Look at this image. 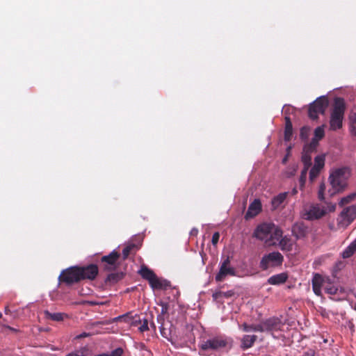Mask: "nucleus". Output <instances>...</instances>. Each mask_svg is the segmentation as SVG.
Wrapping results in <instances>:
<instances>
[{"mask_svg": "<svg viewBox=\"0 0 356 356\" xmlns=\"http://www.w3.org/2000/svg\"><path fill=\"white\" fill-rule=\"evenodd\" d=\"M346 111V103L343 98L336 97L330 113V129L336 131L342 127Z\"/></svg>", "mask_w": 356, "mask_h": 356, "instance_id": "obj_1", "label": "nucleus"}, {"mask_svg": "<svg viewBox=\"0 0 356 356\" xmlns=\"http://www.w3.org/2000/svg\"><path fill=\"white\" fill-rule=\"evenodd\" d=\"M346 171V168H339L330 173L329 181L332 188L328 190L330 196L343 192L346 188L348 179Z\"/></svg>", "mask_w": 356, "mask_h": 356, "instance_id": "obj_2", "label": "nucleus"}, {"mask_svg": "<svg viewBox=\"0 0 356 356\" xmlns=\"http://www.w3.org/2000/svg\"><path fill=\"white\" fill-rule=\"evenodd\" d=\"M232 347V340L224 336H216L203 341L200 348L203 351L218 350L221 348Z\"/></svg>", "mask_w": 356, "mask_h": 356, "instance_id": "obj_3", "label": "nucleus"}, {"mask_svg": "<svg viewBox=\"0 0 356 356\" xmlns=\"http://www.w3.org/2000/svg\"><path fill=\"white\" fill-rule=\"evenodd\" d=\"M283 261L284 257L280 252H272L262 257L259 262V268L262 270H267L270 268H276L282 266Z\"/></svg>", "mask_w": 356, "mask_h": 356, "instance_id": "obj_4", "label": "nucleus"}, {"mask_svg": "<svg viewBox=\"0 0 356 356\" xmlns=\"http://www.w3.org/2000/svg\"><path fill=\"white\" fill-rule=\"evenodd\" d=\"M60 283H64L67 286H71L81 281L79 271V266H74L63 270L58 276Z\"/></svg>", "mask_w": 356, "mask_h": 356, "instance_id": "obj_5", "label": "nucleus"}, {"mask_svg": "<svg viewBox=\"0 0 356 356\" xmlns=\"http://www.w3.org/2000/svg\"><path fill=\"white\" fill-rule=\"evenodd\" d=\"M327 211L319 204H312L304 208L302 217L307 220H318L325 216Z\"/></svg>", "mask_w": 356, "mask_h": 356, "instance_id": "obj_6", "label": "nucleus"}, {"mask_svg": "<svg viewBox=\"0 0 356 356\" xmlns=\"http://www.w3.org/2000/svg\"><path fill=\"white\" fill-rule=\"evenodd\" d=\"M328 106V100L327 97L323 96L317 98L313 103L309 105L308 110V115L312 120L318 118L319 114H323Z\"/></svg>", "mask_w": 356, "mask_h": 356, "instance_id": "obj_7", "label": "nucleus"}, {"mask_svg": "<svg viewBox=\"0 0 356 356\" xmlns=\"http://www.w3.org/2000/svg\"><path fill=\"white\" fill-rule=\"evenodd\" d=\"M284 326V323L281 319L277 317H271L263 321L254 329L259 332H275L281 330Z\"/></svg>", "mask_w": 356, "mask_h": 356, "instance_id": "obj_8", "label": "nucleus"}, {"mask_svg": "<svg viewBox=\"0 0 356 356\" xmlns=\"http://www.w3.org/2000/svg\"><path fill=\"white\" fill-rule=\"evenodd\" d=\"M356 218V204L345 208L337 218L340 227H348Z\"/></svg>", "mask_w": 356, "mask_h": 356, "instance_id": "obj_9", "label": "nucleus"}, {"mask_svg": "<svg viewBox=\"0 0 356 356\" xmlns=\"http://www.w3.org/2000/svg\"><path fill=\"white\" fill-rule=\"evenodd\" d=\"M120 254L116 250H113L109 254L101 258V266L104 271H113L118 267V259Z\"/></svg>", "mask_w": 356, "mask_h": 356, "instance_id": "obj_10", "label": "nucleus"}, {"mask_svg": "<svg viewBox=\"0 0 356 356\" xmlns=\"http://www.w3.org/2000/svg\"><path fill=\"white\" fill-rule=\"evenodd\" d=\"M227 275H236V270L234 268L231 266L230 259L229 257L220 263L219 272L216 275L215 280L216 282H222Z\"/></svg>", "mask_w": 356, "mask_h": 356, "instance_id": "obj_11", "label": "nucleus"}, {"mask_svg": "<svg viewBox=\"0 0 356 356\" xmlns=\"http://www.w3.org/2000/svg\"><path fill=\"white\" fill-rule=\"evenodd\" d=\"M274 227V224L272 222H264L259 225L253 233V236L260 241H268L270 234L272 232V229Z\"/></svg>", "mask_w": 356, "mask_h": 356, "instance_id": "obj_12", "label": "nucleus"}, {"mask_svg": "<svg viewBox=\"0 0 356 356\" xmlns=\"http://www.w3.org/2000/svg\"><path fill=\"white\" fill-rule=\"evenodd\" d=\"M79 271L81 281L94 280L99 273V268L96 264H89L85 266H79Z\"/></svg>", "mask_w": 356, "mask_h": 356, "instance_id": "obj_13", "label": "nucleus"}, {"mask_svg": "<svg viewBox=\"0 0 356 356\" xmlns=\"http://www.w3.org/2000/svg\"><path fill=\"white\" fill-rule=\"evenodd\" d=\"M293 236L297 240L305 238L309 233V227L304 222H300L295 223L292 227Z\"/></svg>", "mask_w": 356, "mask_h": 356, "instance_id": "obj_14", "label": "nucleus"}, {"mask_svg": "<svg viewBox=\"0 0 356 356\" xmlns=\"http://www.w3.org/2000/svg\"><path fill=\"white\" fill-rule=\"evenodd\" d=\"M261 211V203L258 199H255L250 205L245 214L246 220L252 218L257 216Z\"/></svg>", "mask_w": 356, "mask_h": 356, "instance_id": "obj_15", "label": "nucleus"}, {"mask_svg": "<svg viewBox=\"0 0 356 356\" xmlns=\"http://www.w3.org/2000/svg\"><path fill=\"white\" fill-rule=\"evenodd\" d=\"M324 286V279L323 277L316 273L314 275L312 279V289L314 293L316 296H321V288Z\"/></svg>", "mask_w": 356, "mask_h": 356, "instance_id": "obj_16", "label": "nucleus"}, {"mask_svg": "<svg viewBox=\"0 0 356 356\" xmlns=\"http://www.w3.org/2000/svg\"><path fill=\"white\" fill-rule=\"evenodd\" d=\"M289 278L287 273H281L270 277L267 282L271 285H280L285 283Z\"/></svg>", "mask_w": 356, "mask_h": 356, "instance_id": "obj_17", "label": "nucleus"}, {"mask_svg": "<svg viewBox=\"0 0 356 356\" xmlns=\"http://www.w3.org/2000/svg\"><path fill=\"white\" fill-rule=\"evenodd\" d=\"M257 339V335H244L241 340V348L246 350L251 348Z\"/></svg>", "mask_w": 356, "mask_h": 356, "instance_id": "obj_18", "label": "nucleus"}, {"mask_svg": "<svg viewBox=\"0 0 356 356\" xmlns=\"http://www.w3.org/2000/svg\"><path fill=\"white\" fill-rule=\"evenodd\" d=\"M289 192L281 193L275 196L271 201L272 208L273 210L278 209L286 200Z\"/></svg>", "mask_w": 356, "mask_h": 356, "instance_id": "obj_19", "label": "nucleus"}, {"mask_svg": "<svg viewBox=\"0 0 356 356\" xmlns=\"http://www.w3.org/2000/svg\"><path fill=\"white\" fill-rule=\"evenodd\" d=\"M282 230L274 225L272 232L270 234V238L268 241H266V243H268V245L275 244V243H271V241L274 240L280 241L282 238Z\"/></svg>", "mask_w": 356, "mask_h": 356, "instance_id": "obj_20", "label": "nucleus"}, {"mask_svg": "<svg viewBox=\"0 0 356 356\" xmlns=\"http://www.w3.org/2000/svg\"><path fill=\"white\" fill-rule=\"evenodd\" d=\"M279 245L282 251L290 252L293 248L291 239L286 236L282 237L280 240Z\"/></svg>", "mask_w": 356, "mask_h": 356, "instance_id": "obj_21", "label": "nucleus"}, {"mask_svg": "<svg viewBox=\"0 0 356 356\" xmlns=\"http://www.w3.org/2000/svg\"><path fill=\"white\" fill-rule=\"evenodd\" d=\"M293 134V126L289 116L285 117L284 140L289 141Z\"/></svg>", "mask_w": 356, "mask_h": 356, "instance_id": "obj_22", "label": "nucleus"}, {"mask_svg": "<svg viewBox=\"0 0 356 356\" xmlns=\"http://www.w3.org/2000/svg\"><path fill=\"white\" fill-rule=\"evenodd\" d=\"M356 252V238L343 251L341 256L343 259L350 258Z\"/></svg>", "mask_w": 356, "mask_h": 356, "instance_id": "obj_23", "label": "nucleus"}, {"mask_svg": "<svg viewBox=\"0 0 356 356\" xmlns=\"http://www.w3.org/2000/svg\"><path fill=\"white\" fill-rule=\"evenodd\" d=\"M356 252V238L343 251L341 256L343 259L350 258Z\"/></svg>", "mask_w": 356, "mask_h": 356, "instance_id": "obj_24", "label": "nucleus"}, {"mask_svg": "<svg viewBox=\"0 0 356 356\" xmlns=\"http://www.w3.org/2000/svg\"><path fill=\"white\" fill-rule=\"evenodd\" d=\"M140 276L148 281V282L156 275V274L145 266H143L139 270Z\"/></svg>", "mask_w": 356, "mask_h": 356, "instance_id": "obj_25", "label": "nucleus"}, {"mask_svg": "<svg viewBox=\"0 0 356 356\" xmlns=\"http://www.w3.org/2000/svg\"><path fill=\"white\" fill-rule=\"evenodd\" d=\"M123 276L124 275L122 273H112L108 275L105 282L106 283L113 284L121 280L123 278Z\"/></svg>", "mask_w": 356, "mask_h": 356, "instance_id": "obj_26", "label": "nucleus"}, {"mask_svg": "<svg viewBox=\"0 0 356 356\" xmlns=\"http://www.w3.org/2000/svg\"><path fill=\"white\" fill-rule=\"evenodd\" d=\"M44 315L47 318L58 322L63 321L64 316H67V315L64 313H51L49 311H45Z\"/></svg>", "mask_w": 356, "mask_h": 356, "instance_id": "obj_27", "label": "nucleus"}, {"mask_svg": "<svg viewBox=\"0 0 356 356\" xmlns=\"http://www.w3.org/2000/svg\"><path fill=\"white\" fill-rule=\"evenodd\" d=\"M301 161L304 165V168H310L312 166V154L302 152Z\"/></svg>", "mask_w": 356, "mask_h": 356, "instance_id": "obj_28", "label": "nucleus"}, {"mask_svg": "<svg viewBox=\"0 0 356 356\" xmlns=\"http://www.w3.org/2000/svg\"><path fill=\"white\" fill-rule=\"evenodd\" d=\"M309 169V168H303V169L301 171V174L300 176V179H299L300 190H302L305 186L306 179H307V172H308Z\"/></svg>", "mask_w": 356, "mask_h": 356, "instance_id": "obj_29", "label": "nucleus"}, {"mask_svg": "<svg viewBox=\"0 0 356 356\" xmlns=\"http://www.w3.org/2000/svg\"><path fill=\"white\" fill-rule=\"evenodd\" d=\"M161 280L158 278L156 275L149 282V284L150 286L153 289H162V284L161 282Z\"/></svg>", "mask_w": 356, "mask_h": 356, "instance_id": "obj_30", "label": "nucleus"}, {"mask_svg": "<svg viewBox=\"0 0 356 356\" xmlns=\"http://www.w3.org/2000/svg\"><path fill=\"white\" fill-rule=\"evenodd\" d=\"M356 197V192L351 193L343 198L340 200L339 204L341 207L344 206L345 204H348L349 202H352L355 198Z\"/></svg>", "mask_w": 356, "mask_h": 356, "instance_id": "obj_31", "label": "nucleus"}, {"mask_svg": "<svg viewBox=\"0 0 356 356\" xmlns=\"http://www.w3.org/2000/svg\"><path fill=\"white\" fill-rule=\"evenodd\" d=\"M137 245H135V244H130L129 245H127L123 250H122V255H123V259H126L129 255L130 254V253L131 252V251L134 250V249H137Z\"/></svg>", "mask_w": 356, "mask_h": 356, "instance_id": "obj_32", "label": "nucleus"}, {"mask_svg": "<svg viewBox=\"0 0 356 356\" xmlns=\"http://www.w3.org/2000/svg\"><path fill=\"white\" fill-rule=\"evenodd\" d=\"M325 136L324 125L318 127L314 130V137L317 140H321Z\"/></svg>", "mask_w": 356, "mask_h": 356, "instance_id": "obj_33", "label": "nucleus"}, {"mask_svg": "<svg viewBox=\"0 0 356 356\" xmlns=\"http://www.w3.org/2000/svg\"><path fill=\"white\" fill-rule=\"evenodd\" d=\"M353 134L356 136V113H351L349 117Z\"/></svg>", "mask_w": 356, "mask_h": 356, "instance_id": "obj_34", "label": "nucleus"}, {"mask_svg": "<svg viewBox=\"0 0 356 356\" xmlns=\"http://www.w3.org/2000/svg\"><path fill=\"white\" fill-rule=\"evenodd\" d=\"M310 129L308 127H303L300 129V137L302 140H307L309 136Z\"/></svg>", "mask_w": 356, "mask_h": 356, "instance_id": "obj_35", "label": "nucleus"}, {"mask_svg": "<svg viewBox=\"0 0 356 356\" xmlns=\"http://www.w3.org/2000/svg\"><path fill=\"white\" fill-rule=\"evenodd\" d=\"M314 164L324 167L325 165V156L318 155L314 158Z\"/></svg>", "mask_w": 356, "mask_h": 356, "instance_id": "obj_36", "label": "nucleus"}, {"mask_svg": "<svg viewBox=\"0 0 356 356\" xmlns=\"http://www.w3.org/2000/svg\"><path fill=\"white\" fill-rule=\"evenodd\" d=\"M258 325H248L247 323H243L241 325V327L244 332H250V331H254V332H259L258 330H254Z\"/></svg>", "mask_w": 356, "mask_h": 356, "instance_id": "obj_37", "label": "nucleus"}, {"mask_svg": "<svg viewBox=\"0 0 356 356\" xmlns=\"http://www.w3.org/2000/svg\"><path fill=\"white\" fill-rule=\"evenodd\" d=\"M320 172L315 170L313 168H311L309 172V180L311 182L314 181L316 178L319 175Z\"/></svg>", "mask_w": 356, "mask_h": 356, "instance_id": "obj_38", "label": "nucleus"}, {"mask_svg": "<svg viewBox=\"0 0 356 356\" xmlns=\"http://www.w3.org/2000/svg\"><path fill=\"white\" fill-rule=\"evenodd\" d=\"M324 289L325 293L330 295H334L337 292V289L333 286H324Z\"/></svg>", "mask_w": 356, "mask_h": 356, "instance_id": "obj_39", "label": "nucleus"}, {"mask_svg": "<svg viewBox=\"0 0 356 356\" xmlns=\"http://www.w3.org/2000/svg\"><path fill=\"white\" fill-rule=\"evenodd\" d=\"M139 330L140 332H144L149 330L148 327V321L147 319H144L143 321L142 325L139 327Z\"/></svg>", "mask_w": 356, "mask_h": 356, "instance_id": "obj_40", "label": "nucleus"}, {"mask_svg": "<svg viewBox=\"0 0 356 356\" xmlns=\"http://www.w3.org/2000/svg\"><path fill=\"white\" fill-rule=\"evenodd\" d=\"M219 238H220V234L218 232L213 233V234L212 236V239H211L212 244L213 245H216L218 243Z\"/></svg>", "mask_w": 356, "mask_h": 356, "instance_id": "obj_41", "label": "nucleus"}, {"mask_svg": "<svg viewBox=\"0 0 356 356\" xmlns=\"http://www.w3.org/2000/svg\"><path fill=\"white\" fill-rule=\"evenodd\" d=\"M318 141L319 140H317L316 138H313L312 139L311 142L309 144H307V145L310 146V147H312V148H313V149H316V147L318 145Z\"/></svg>", "mask_w": 356, "mask_h": 356, "instance_id": "obj_42", "label": "nucleus"}, {"mask_svg": "<svg viewBox=\"0 0 356 356\" xmlns=\"http://www.w3.org/2000/svg\"><path fill=\"white\" fill-rule=\"evenodd\" d=\"M315 151H316L315 149L312 148V147H310V146L307 145V144L304 146L302 152L307 153V154H312V153L314 152Z\"/></svg>", "mask_w": 356, "mask_h": 356, "instance_id": "obj_43", "label": "nucleus"}, {"mask_svg": "<svg viewBox=\"0 0 356 356\" xmlns=\"http://www.w3.org/2000/svg\"><path fill=\"white\" fill-rule=\"evenodd\" d=\"M117 319L123 320L126 323H129V321L131 320V318L129 317V314H127L125 315H122V316H118L117 318Z\"/></svg>", "mask_w": 356, "mask_h": 356, "instance_id": "obj_44", "label": "nucleus"}, {"mask_svg": "<svg viewBox=\"0 0 356 356\" xmlns=\"http://www.w3.org/2000/svg\"><path fill=\"white\" fill-rule=\"evenodd\" d=\"M161 282L163 286L161 289H166L168 287L170 286V282L168 280H161Z\"/></svg>", "mask_w": 356, "mask_h": 356, "instance_id": "obj_45", "label": "nucleus"}, {"mask_svg": "<svg viewBox=\"0 0 356 356\" xmlns=\"http://www.w3.org/2000/svg\"><path fill=\"white\" fill-rule=\"evenodd\" d=\"M234 295V292L232 291H228L226 292H222V297L225 298H230Z\"/></svg>", "mask_w": 356, "mask_h": 356, "instance_id": "obj_46", "label": "nucleus"}, {"mask_svg": "<svg viewBox=\"0 0 356 356\" xmlns=\"http://www.w3.org/2000/svg\"><path fill=\"white\" fill-rule=\"evenodd\" d=\"M324 193L325 192H321L320 191H318V199L321 200V201H323L325 200V196H324Z\"/></svg>", "mask_w": 356, "mask_h": 356, "instance_id": "obj_47", "label": "nucleus"}, {"mask_svg": "<svg viewBox=\"0 0 356 356\" xmlns=\"http://www.w3.org/2000/svg\"><path fill=\"white\" fill-rule=\"evenodd\" d=\"M65 356H85L82 353H70Z\"/></svg>", "mask_w": 356, "mask_h": 356, "instance_id": "obj_48", "label": "nucleus"}, {"mask_svg": "<svg viewBox=\"0 0 356 356\" xmlns=\"http://www.w3.org/2000/svg\"><path fill=\"white\" fill-rule=\"evenodd\" d=\"M213 297L215 298V299H217L218 298H221L222 297V291H220V292H218V293H216L213 295Z\"/></svg>", "mask_w": 356, "mask_h": 356, "instance_id": "obj_49", "label": "nucleus"}, {"mask_svg": "<svg viewBox=\"0 0 356 356\" xmlns=\"http://www.w3.org/2000/svg\"><path fill=\"white\" fill-rule=\"evenodd\" d=\"M168 311V306L165 304L162 305L161 314H164Z\"/></svg>", "mask_w": 356, "mask_h": 356, "instance_id": "obj_50", "label": "nucleus"}, {"mask_svg": "<svg viewBox=\"0 0 356 356\" xmlns=\"http://www.w3.org/2000/svg\"><path fill=\"white\" fill-rule=\"evenodd\" d=\"M325 188H326V187H325V184L323 182H322V183L320 184V186H319V189H318V191H321V192H325Z\"/></svg>", "mask_w": 356, "mask_h": 356, "instance_id": "obj_51", "label": "nucleus"}, {"mask_svg": "<svg viewBox=\"0 0 356 356\" xmlns=\"http://www.w3.org/2000/svg\"><path fill=\"white\" fill-rule=\"evenodd\" d=\"M303 356H314V352L312 350L305 352L303 355Z\"/></svg>", "mask_w": 356, "mask_h": 356, "instance_id": "obj_52", "label": "nucleus"}, {"mask_svg": "<svg viewBox=\"0 0 356 356\" xmlns=\"http://www.w3.org/2000/svg\"><path fill=\"white\" fill-rule=\"evenodd\" d=\"M315 170H316L317 171H319L321 172V170L323 168V166H321V165H317L316 164H314V166L312 167Z\"/></svg>", "mask_w": 356, "mask_h": 356, "instance_id": "obj_53", "label": "nucleus"}, {"mask_svg": "<svg viewBox=\"0 0 356 356\" xmlns=\"http://www.w3.org/2000/svg\"><path fill=\"white\" fill-rule=\"evenodd\" d=\"M315 170H316L317 171H319L321 172V170L323 168V166H321V165H317L316 164H314V166L312 167Z\"/></svg>", "mask_w": 356, "mask_h": 356, "instance_id": "obj_54", "label": "nucleus"}, {"mask_svg": "<svg viewBox=\"0 0 356 356\" xmlns=\"http://www.w3.org/2000/svg\"><path fill=\"white\" fill-rule=\"evenodd\" d=\"M335 208H336V206L334 204H331V205L328 206V209H329V211H330V212L334 211L335 210Z\"/></svg>", "mask_w": 356, "mask_h": 356, "instance_id": "obj_55", "label": "nucleus"}, {"mask_svg": "<svg viewBox=\"0 0 356 356\" xmlns=\"http://www.w3.org/2000/svg\"><path fill=\"white\" fill-rule=\"evenodd\" d=\"M297 193H298V190L296 189V188H293V190L291 192V194L292 195H296Z\"/></svg>", "mask_w": 356, "mask_h": 356, "instance_id": "obj_56", "label": "nucleus"}, {"mask_svg": "<svg viewBox=\"0 0 356 356\" xmlns=\"http://www.w3.org/2000/svg\"><path fill=\"white\" fill-rule=\"evenodd\" d=\"M4 312H5L6 314H10V309H9L8 306L5 307V311Z\"/></svg>", "mask_w": 356, "mask_h": 356, "instance_id": "obj_57", "label": "nucleus"}, {"mask_svg": "<svg viewBox=\"0 0 356 356\" xmlns=\"http://www.w3.org/2000/svg\"><path fill=\"white\" fill-rule=\"evenodd\" d=\"M86 336H88V334L86 333H83L82 334H80L79 336V338H82V337H86Z\"/></svg>", "mask_w": 356, "mask_h": 356, "instance_id": "obj_58", "label": "nucleus"}, {"mask_svg": "<svg viewBox=\"0 0 356 356\" xmlns=\"http://www.w3.org/2000/svg\"><path fill=\"white\" fill-rule=\"evenodd\" d=\"M6 328H8V329H9V330H10L15 331V329H14V328H13V327H10V326H8H8H6Z\"/></svg>", "mask_w": 356, "mask_h": 356, "instance_id": "obj_59", "label": "nucleus"}, {"mask_svg": "<svg viewBox=\"0 0 356 356\" xmlns=\"http://www.w3.org/2000/svg\"><path fill=\"white\" fill-rule=\"evenodd\" d=\"M192 232H193V234H195V233H197V229H195V230H193V231H192Z\"/></svg>", "mask_w": 356, "mask_h": 356, "instance_id": "obj_60", "label": "nucleus"}, {"mask_svg": "<svg viewBox=\"0 0 356 356\" xmlns=\"http://www.w3.org/2000/svg\"><path fill=\"white\" fill-rule=\"evenodd\" d=\"M192 232H193V234H195V233H197V229H195V230H193V231H192Z\"/></svg>", "mask_w": 356, "mask_h": 356, "instance_id": "obj_61", "label": "nucleus"}, {"mask_svg": "<svg viewBox=\"0 0 356 356\" xmlns=\"http://www.w3.org/2000/svg\"><path fill=\"white\" fill-rule=\"evenodd\" d=\"M353 308L355 310H356V302L354 304Z\"/></svg>", "mask_w": 356, "mask_h": 356, "instance_id": "obj_62", "label": "nucleus"}, {"mask_svg": "<svg viewBox=\"0 0 356 356\" xmlns=\"http://www.w3.org/2000/svg\"><path fill=\"white\" fill-rule=\"evenodd\" d=\"M286 160H287V159H286V158H284V159H283V163H285V162L286 161Z\"/></svg>", "mask_w": 356, "mask_h": 356, "instance_id": "obj_63", "label": "nucleus"}, {"mask_svg": "<svg viewBox=\"0 0 356 356\" xmlns=\"http://www.w3.org/2000/svg\"><path fill=\"white\" fill-rule=\"evenodd\" d=\"M2 318V314H1V312H0V318Z\"/></svg>", "mask_w": 356, "mask_h": 356, "instance_id": "obj_64", "label": "nucleus"}]
</instances>
